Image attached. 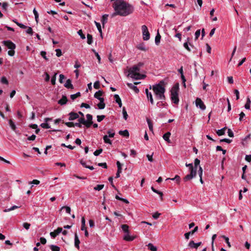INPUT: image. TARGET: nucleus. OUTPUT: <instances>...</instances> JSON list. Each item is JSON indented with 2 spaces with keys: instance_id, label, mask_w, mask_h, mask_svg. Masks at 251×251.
<instances>
[{
  "instance_id": "nucleus-1",
  "label": "nucleus",
  "mask_w": 251,
  "mask_h": 251,
  "mask_svg": "<svg viewBox=\"0 0 251 251\" xmlns=\"http://www.w3.org/2000/svg\"><path fill=\"white\" fill-rule=\"evenodd\" d=\"M114 4L117 7L121 16H126L133 12V6L123 0H116Z\"/></svg>"
},
{
  "instance_id": "nucleus-2",
  "label": "nucleus",
  "mask_w": 251,
  "mask_h": 251,
  "mask_svg": "<svg viewBox=\"0 0 251 251\" xmlns=\"http://www.w3.org/2000/svg\"><path fill=\"white\" fill-rule=\"evenodd\" d=\"M140 69L135 65L128 69V76L135 79H141L145 78L146 75L140 73Z\"/></svg>"
},
{
  "instance_id": "nucleus-3",
  "label": "nucleus",
  "mask_w": 251,
  "mask_h": 251,
  "mask_svg": "<svg viewBox=\"0 0 251 251\" xmlns=\"http://www.w3.org/2000/svg\"><path fill=\"white\" fill-rule=\"evenodd\" d=\"M164 83V80H161L158 84L152 86V89L155 96V98L165 93L166 90L163 86Z\"/></svg>"
},
{
  "instance_id": "nucleus-4",
  "label": "nucleus",
  "mask_w": 251,
  "mask_h": 251,
  "mask_svg": "<svg viewBox=\"0 0 251 251\" xmlns=\"http://www.w3.org/2000/svg\"><path fill=\"white\" fill-rule=\"evenodd\" d=\"M179 83L175 84L171 90V99L175 104H178L179 102L178 98Z\"/></svg>"
},
{
  "instance_id": "nucleus-5",
  "label": "nucleus",
  "mask_w": 251,
  "mask_h": 251,
  "mask_svg": "<svg viewBox=\"0 0 251 251\" xmlns=\"http://www.w3.org/2000/svg\"><path fill=\"white\" fill-rule=\"evenodd\" d=\"M142 31L143 40L145 41L149 40L150 38V33L148 30L147 26L146 25H143L142 26Z\"/></svg>"
},
{
  "instance_id": "nucleus-6",
  "label": "nucleus",
  "mask_w": 251,
  "mask_h": 251,
  "mask_svg": "<svg viewBox=\"0 0 251 251\" xmlns=\"http://www.w3.org/2000/svg\"><path fill=\"white\" fill-rule=\"evenodd\" d=\"M2 43L9 49L14 50L16 48L15 44L10 40L3 41Z\"/></svg>"
},
{
  "instance_id": "nucleus-7",
  "label": "nucleus",
  "mask_w": 251,
  "mask_h": 251,
  "mask_svg": "<svg viewBox=\"0 0 251 251\" xmlns=\"http://www.w3.org/2000/svg\"><path fill=\"white\" fill-rule=\"evenodd\" d=\"M196 105L197 107L199 106L201 110H205L206 108L205 105L200 98H197L196 100Z\"/></svg>"
},
{
  "instance_id": "nucleus-8",
  "label": "nucleus",
  "mask_w": 251,
  "mask_h": 251,
  "mask_svg": "<svg viewBox=\"0 0 251 251\" xmlns=\"http://www.w3.org/2000/svg\"><path fill=\"white\" fill-rule=\"evenodd\" d=\"M86 118H87V124L86 125V127L87 128H89L92 125H93V121H92V119H93V116L91 115V114H87L86 115Z\"/></svg>"
},
{
  "instance_id": "nucleus-9",
  "label": "nucleus",
  "mask_w": 251,
  "mask_h": 251,
  "mask_svg": "<svg viewBox=\"0 0 251 251\" xmlns=\"http://www.w3.org/2000/svg\"><path fill=\"white\" fill-rule=\"evenodd\" d=\"M62 231V227H58L56 230H54L53 232H51L50 233V236L54 238L56 237V236L58 235L60 233H61Z\"/></svg>"
},
{
  "instance_id": "nucleus-10",
  "label": "nucleus",
  "mask_w": 251,
  "mask_h": 251,
  "mask_svg": "<svg viewBox=\"0 0 251 251\" xmlns=\"http://www.w3.org/2000/svg\"><path fill=\"white\" fill-rule=\"evenodd\" d=\"M201 242L195 243L194 241L191 240L188 244V246L191 248L198 249V248L201 245Z\"/></svg>"
},
{
  "instance_id": "nucleus-11",
  "label": "nucleus",
  "mask_w": 251,
  "mask_h": 251,
  "mask_svg": "<svg viewBox=\"0 0 251 251\" xmlns=\"http://www.w3.org/2000/svg\"><path fill=\"white\" fill-rule=\"evenodd\" d=\"M198 230V227L196 226L194 229L189 231L188 232L185 233L184 234V236L186 239L188 240L189 239V237L190 235H193L196 232H197Z\"/></svg>"
},
{
  "instance_id": "nucleus-12",
  "label": "nucleus",
  "mask_w": 251,
  "mask_h": 251,
  "mask_svg": "<svg viewBox=\"0 0 251 251\" xmlns=\"http://www.w3.org/2000/svg\"><path fill=\"white\" fill-rule=\"evenodd\" d=\"M69 121H73V120H75L79 118L78 114L74 112H70L69 114Z\"/></svg>"
},
{
  "instance_id": "nucleus-13",
  "label": "nucleus",
  "mask_w": 251,
  "mask_h": 251,
  "mask_svg": "<svg viewBox=\"0 0 251 251\" xmlns=\"http://www.w3.org/2000/svg\"><path fill=\"white\" fill-rule=\"evenodd\" d=\"M145 91H146V94L148 99L149 100H150L151 104H154V102L151 93V92H149V90L148 89H146Z\"/></svg>"
},
{
  "instance_id": "nucleus-14",
  "label": "nucleus",
  "mask_w": 251,
  "mask_h": 251,
  "mask_svg": "<svg viewBox=\"0 0 251 251\" xmlns=\"http://www.w3.org/2000/svg\"><path fill=\"white\" fill-rule=\"evenodd\" d=\"M64 86L68 89H73L74 88L73 85L72 84V81L70 79L67 80L65 84H64Z\"/></svg>"
},
{
  "instance_id": "nucleus-15",
  "label": "nucleus",
  "mask_w": 251,
  "mask_h": 251,
  "mask_svg": "<svg viewBox=\"0 0 251 251\" xmlns=\"http://www.w3.org/2000/svg\"><path fill=\"white\" fill-rule=\"evenodd\" d=\"M80 244V241L79 240L78 235L76 233H75V246L79 250V245Z\"/></svg>"
},
{
  "instance_id": "nucleus-16",
  "label": "nucleus",
  "mask_w": 251,
  "mask_h": 251,
  "mask_svg": "<svg viewBox=\"0 0 251 251\" xmlns=\"http://www.w3.org/2000/svg\"><path fill=\"white\" fill-rule=\"evenodd\" d=\"M68 101V99L66 96H63L62 98L58 101V104L64 105Z\"/></svg>"
},
{
  "instance_id": "nucleus-17",
  "label": "nucleus",
  "mask_w": 251,
  "mask_h": 251,
  "mask_svg": "<svg viewBox=\"0 0 251 251\" xmlns=\"http://www.w3.org/2000/svg\"><path fill=\"white\" fill-rule=\"evenodd\" d=\"M103 94V93L102 91L99 90L95 93L94 97L98 99L99 100H100L101 99H103V98L101 97V96H102Z\"/></svg>"
},
{
  "instance_id": "nucleus-18",
  "label": "nucleus",
  "mask_w": 251,
  "mask_h": 251,
  "mask_svg": "<svg viewBox=\"0 0 251 251\" xmlns=\"http://www.w3.org/2000/svg\"><path fill=\"white\" fill-rule=\"evenodd\" d=\"M114 98L115 99L116 102L118 104L119 107H121L122 106V100H121V98H120L119 96L117 94H115L114 96Z\"/></svg>"
},
{
  "instance_id": "nucleus-19",
  "label": "nucleus",
  "mask_w": 251,
  "mask_h": 251,
  "mask_svg": "<svg viewBox=\"0 0 251 251\" xmlns=\"http://www.w3.org/2000/svg\"><path fill=\"white\" fill-rule=\"evenodd\" d=\"M104 99H101L100 100V102L97 104V106L100 109H103L104 108L105 106V104L104 102Z\"/></svg>"
},
{
  "instance_id": "nucleus-20",
  "label": "nucleus",
  "mask_w": 251,
  "mask_h": 251,
  "mask_svg": "<svg viewBox=\"0 0 251 251\" xmlns=\"http://www.w3.org/2000/svg\"><path fill=\"white\" fill-rule=\"evenodd\" d=\"M119 134L124 137L126 138H128L129 136V132L126 129L125 130H120L119 132Z\"/></svg>"
},
{
  "instance_id": "nucleus-21",
  "label": "nucleus",
  "mask_w": 251,
  "mask_h": 251,
  "mask_svg": "<svg viewBox=\"0 0 251 251\" xmlns=\"http://www.w3.org/2000/svg\"><path fill=\"white\" fill-rule=\"evenodd\" d=\"M171 135V133L170 132H167L165 134H164L163 136V138L164 140L167 142L168 143H171V141L169 139Z\"/></svg>"
},
{
  "instance_id": "nucleus-22",
  "label": "nucleus",
  "mask_w": 251,
  "mask_h": 251,
  "mask_svg": "<svg viewBox=\"0 0 251 251\" xmlns=\"http://www.w3.org/2000/svg\"><path fill=\"white\" fill-rule=\"evenodd\" d=\"M135 239V237L131 236L129 235V233H126L124 237V239L126 241H132Z\"/></svg>"
},
{
  "instance_id": "nucleus-23",
  "label": "nucleus",
  "mask_w": 251,
  "mask_h": 251,
  "mask_svg": "<svg viewBox=\"0 0 251 251\" xmlns=\"http://www.w3.org/2000/svg\"><path fill=\"white\" fill-rule=\"evenodd\" d=\"M196 176L190 174L188 175H187L185 176H184L183 178V180L184 181L186 182L188 180H190L192 179L193 177H194Z\"/></svg>"
},
{
  "instance_id": "nucleus-24",
  "label": "nucleus",
  "mask_w": 251,
  "mask_h": 251,
  "mask_svg": "<svg viewBox=\"0 0 251 251\" xmlns=\"http://www.w3.org/2000/svg\"><path fill=\"white\" fill-rule=\"evenodd\" d=\"M127 85L128 86V87L129 88L133 89L136 93H138L139 92V90L138 89V88L136 86H135L134 84H133L132 83H127Z\"/></svg>"
},
{
  "instance_id": "nucleus-25",
  "label": "nucleus",
  "mask_w": 251,
  "mask_h": 251,
  "mask_svg": "<svg viewBox=\"0 0 251 251\" xmlns=\"http://www.w3.org/2000/svg\"><path fill=\"white\" fill-rule=\"evenodd\" d=\"M226 127H225L221 129H219L216 131V133L219 136H222L225 134V131L226 129Z\"/></svg>"
},
{
  "instance_id": "nucleus-26",
  "label": "nucleus",
  "mask_w": 251,
  "mask_h": 251,
  "mask_svg": "<svg viewBox=\"0 0 251 251\" xmlns=\"http://www.w3.org/2000/svg\"><path fill=\"white\" fill-rule=\"evenodd\" d=\"M108 15L104 14L102 16L101 22L102 23V25L104 26V24L107 23L108 20Z\"/></svg>"
},
{
  "instance_id": "nucleus-27",
  "label": "nucleus",
  "mask_w": 251,
  "mask_h": 251,
  "mask_svg": "<svg viewBox=\"0 0 251 251\" xmlns=\"http://www.w3.org/2000/svg\"><path fill=\"white\" fill-rule=\"evenodd\" d=\"M160 39H161V35H160L159 33L158 32L157 33V35L155 36V43L156 45H158L160 42Z\"/></svg>"
},
{
  "instance_id": "nucleus-28",
  "label": "nucleus",
  "mask_w": 251,
  "mask_h": 251,
  "mask_svg": "<svg viewBox=\"0 0 251 251\" xmlns=\"http://www.w3.org/2000/svg\"><path fill=\"white\" fill-rule=\"evenodd\" d=\"M113 7L115 12L112 14L111 16L112 17H115L116 15H120V13H119L120 11H119L117 9V7L115 6L114 4H113Z\"/></svg>"
},
{
  "instance_id": "nucleus-29",
  "label": "nucleus",
  "mask_w": 251,
  "mask_h": 251,
  "mask_svg": "<svg viewBox=\"0 0 251 251\" xmlns=\"http://www.w3.org/2000/svg\"><path fill=\"white\" fill-rule=\"evenodd\" d=\"M121 227L122 228V230L126 233H129V230L128 228L129 226L127 225H122L121 226Z\"/></svg>"
},
{
  "instance_id": "nucleus-30",
  "label": "nucleus",
  "mask_w": 251,
  "mask_h": 251,
  "mask_svg": "<svg viewBox=\"0 0 251 251\" xmlns=\"http://www.w3.org/2000/svg\"><path fill=\"white\" fill-rule=\"evenodd\" d=\"M78 122H79L81 125L83 124L86 127V125L87 124V121L85 120L84 117H81V118H79L78 120Z\"/></svg>"
},
{
  "instance_id": "nucleus-31",
  "label": "nucleus",
  "mask_w": 251,
  "mask_h": 251,
  "mask_svg": "<svg viewBox=\"0 0 251 251\" xmlns=\"http://www.w3.org/2000/svg\"><path fill=\"white\" fill-rule=\"evenodd\" d=\"M9 124L12 129L14 131H15L16 129V126L12 120L10 119L9 120Z\"/></svg>"
},
{
  "instance_id": "nucleus-32",
  "label": "nucleus",
  "mask_w": 251,
  "mask_h": 251,
  "mask_svg": "<svg viewBox=\"0 0 251 251\" xmlns=\"http://www.w3.org/2000/svg\"><path fill=\"white\" fill-rule=\"evenodd\" d=\"M85 229H86V227L85 226V220L84 217H83L81 219V230H84Z\"/></svg>"
},
{
  "instance_id": "nucleus-33",
  "label": "nucleus",
  "mask_w": 251,
  "mask_h": 251,
  "mask_svg": "<svg viewBox=\"0 0 251 251\" xmlns=\"http://www.w3.org/2000/svg\"><path fill=\"white\" fill-rule=\"evenodd\" d=\"M95 24L99 31V32L100 33V35H101V37H102V30H101L100 24L99 23L97 22L96 21H95Z\"/></svg>"
},
{
  "instance_id": "nucleus-34",
  "label": "nucleus",
  "mask_w": 251,
  "mask_h": 251,
  "mask_svg": "<svg viewBox=\"0 0 251 251\" xmlns=\"http://www.w3.org/2000/svg\"><path fill=\"white\" fill-rule=\"evenodd\" d=\"M87 43L89 45L92 44V43L93 42V37H92V35L90 34H88L87 35Z\"/></svg>"
},
{
  "instance_id": "nucleus-35",
  "label": "nucleus",
  "mask_w": 251,
  "mask_h": 251,
  "mask_svg": "<svg viewBox=\"0 0 251 251\" xmlns=\"http://www.w3.org/2000/svg\"><path fill=\"white\" fill-rule=\"evenodd\" d=\"M151 189L153 192H154L155 193H157L160 195V197L161 198V200H162V197H163V193L161 192H160L156 189H155L153 187H151Z\"/></svg>"
},
{
  "instance_id": "nucleus-36",
  "label": "nucleus",
  "mask_w": 251,
  "mask_h": 251,
  "mask_svg": "<svg viewBox=\"0 0 251 251\" xmlns=\"http://www.w3.org/2000/svg\"><path fill=\"white\" fill-rule=\"evenodd\" d=\"M148 247L149 249L150 250H151V251H157L156 247L154 246L153 245V244H152L151 243H149L148 245Z\"/></svg>"
},
{
  "instance_id": "nucleus-37",
  "label": "nucleus",
  "mask_w": 251,
  "mask_h": 251,
  "mask_svg": "<svg viewBox=\"0 0 251 251\" xmlns=\"http://www.w3.org/2000/svg\"><path fill=\"white\" fill-rule=\"evenodd\" d=\"M108 137H109L107 135H104L103 137L104 142L105 143L109 144L111 145L112 144L111 141L108 138Z\"/></svg>"
},
{
  "instance_id": "nucleus-38",
  "label": "nucleus",
  "mask_w": 251,
  "mask_h": 251,
  "mask_svg": "<svg viewBox=\"0 0 251 251\" xmlns=\"http://www.w3.org/2000/svg\"><path fill=\"white\" fill-rule=\"evenodd\" d=\"M197 169H196L195 168V167H194L193 166H192L191 167H190L189 168V171H190V174H192V175H194L196 176V173H197Z\"/></svg>"
},
{
  "instance_id": "nucleus-39",
  "label": "nucleus",
  "mask_w": 251,
  "mask_h": 251,
  "mask_svg": "<svg viewBox=\"0 0 251 251\" xmlns=\"http://www.w3.org/2000/svg\"><path fill=\"white\" fill-rule=\"evenodd\" d=\"M251 103V101L249 98H247V102L245 105V107L247 109H249L250 108V104Z\"/></svg>"
},
{
  "instance_id": "nucleus-40",
  "label": "nucleus",
  "mask_w": 251,
  "mask_h": 251,
  "mask_svg": "<svg viewBox=\"0 0 251 251\" xmlns=\"http://www.w3.org/2000/svg\"><path fill=\"white\" fill-rule=\"evenodd\" d=\"M19 207H20L19 206H16V205H14L13 206H12L11 208H8V209H5L4 210H3V212H9V211H12V210H15L16 209H17Z\"/></svg>"
},
{
  "instance_id": "nucleus-41",
  "label": "nucleus",
  "mask_w": 251,
  "mask_h": 251,
  "mask_svg": "<svg viewBox=\"0 0 251 251\" xmlns=\"http://www.w3.org/2000/svg\"><path fill=\"white\" fill-rule=\"evenodd\" d=\"M50 249L52 251H60V248L55 245H50Z\"/></svg>"
},
{
  "instance_id": "nucleus-42",
  "label": "nucleus",
  "mask_w": 251,
  "mask_h": 251,
  "mask_svg": "<svg viewBox=\"0 0 251 251\" xmlns=\"http://www.w3.org/2000/svg\"><path fill=\"white\" fill-rule=\"evenodd\" d=\"M80 95H81L80 93V92H77V93H76L75 94L71 95V98L72 100H74L75 99H76L77 98L80 97Z\"/></svg>"
},
{
  "instance_id": "nucleus-43",
  "label": "nucleus",
  "mask_w": 251,
  "mask_h": 251,
  "mask_svg": "<svg viewBox=\"0 0 251 251\" xmlns=\"http://www.w3.org/2000/svg\"><path fill=\"white\" fill-rule=\"evenodd\" d=\"M147 121L150 130L151 131H152L153 130V125H152V124L151 121L149 118H147Z\"/></svg>"
},
{
  "instance_id": "nucleus-44",
  "label": "nucleus",
  "mask_w": 251,
  "mask_h": 251,
  "mask_svg": "<svg viewBox=\"0 0 251 251\" xmlns=\"http://www.w3.org/2000/svg\"><path fill=\"white\" fill-rule=\"evenodd\" d=\"M62 123L64 124L65 125H66L67 126L69 127H74L75 126V123L72 122H64L63 121H62Z\"/></svg>"
},
{
  "instance_id": "nucleus-45",
  "label": "nucleus",
  "mask_w": 251,
  "mask_h": 251,
  "mask_svg": "<svg viewBox=\"0 0 251 251\" xmlns=\"http://www.w3.org/2000/svg\"><path fill=\"white\" fill-rule=\"evenodd\" d=\"M221 237L225 239L226 243L227 244L228 247L229 248L231 247L230 243L229 242V238L225 235H222Z\"/></svg>"
},
{
  "instance_id": "nucleus-46",
  "label": "nucleus",
  "mask_w": 251,
  "mask_h": 251,
  "mask_svg": "<svg viewBox=\"0 0 251 251\" xmlns=\"http://www.w3.org/2000/svg\"><path fill=\"white\" fill-rule=\"evenodd\" d=\"M104 187L103 184H99L97 185L96 187H94V190L97 191H100Z\"/></svg>"
},
{
  "instance_id": "nucleus-47",
  "label": "nucleus",
  "mask_w": 251,
  "mask_h": 251,
  "mask_svg": "<svg viewBox=\"0 0 251 251\" xmlns=\"http://www.w3.org/2000/svg\"><path fill=\"white\" fill-rule=\"evenodd\" d=\"M57 73H55L53 76L51 77V84L53 85H54L56 83V76Z\"/></svg>"
},
{
  "instance_id": "nucleus-48",
  "label": "nucleus",
  "mask_w": 251,
  "mask_h": 251,
  "mask_svg": "<svg viewBox=\"0 0 251 251\" xmlns=\"http://www.w3.org/2000/svg\"><path fill=\"white\" fill-rule=\"evenodd\" d=\"M1 82L2 84H4L6 85L8 84V81L7 80V78L5 76H2L1 78Z\"/></svg>"
},
{
  "instance_id": "nucleus-49",
  "label": "nucleus",
  "mask_w": 251,
  "mask_h": 251,
  "mask_svg": "<svg viewBox=\"0 0 251 251\" xmlns=\"http://www.w3.org/2000/svg\"><path fill=\"white\" fill-rule=\"evenodd\" d=\"M123 114L124 118L126 120L127 118L128 115L126 110L125 107L123 108Z\"/></svg>"
},
{
  "instance_id": "nucleus-50",
  "label": "nucleus",
  "mask_w": 251,
  "mask_h": 251,
  "mask_svg": "<svg viewBox=\"0 0 251 251\" xmlns=\"http://www.w3.org/2000/svg\"><path fill=\"white\" fill-rule=\"evenodd\" d=\"M103 151V150L102 149H100L99 150H96L94 152V155L95 156H98Z\"/></svg>"
},
{
  "instance_id": "nucleus-51",
  "label": "nucleus",
  "mask_w": 251,
  "mask_h": 251,
  "mask_svg": "<svg viewBox=\"0 0 251 251\" xmlns=\"http://www.w3.org/2000/svg\"><path fill=\"white\" fill-rule=\"evenodd\" d=\"M77 33L78 34V35L80 36V37L81 38V39H85V35L83 33V32H82V30L81 29H80L77 32Z\"/></svg>"
},
{
  "instance_id": "nucleus-52",
  "label": "nucleus",
  "mask_w": 251,
  "mask_h": 251,
  "mask_svg": "<svg viewBox=\"0 0 251 251\" xmlns=\"http://www.w3.org/2000/svg\"><path fill=\"white\" fill-rule=\"evenodd\" d=\"M63 209H65L67 213H69V214L71 213V209L69 206H64L62 207L61 210H62Z\"/></svg>"
},
{
  "instance_id": "nucleus-53",
  "label": "nucleus",
  "mask_w": 251,
  "mask_h": 251,
  "mask_svg": "<svg viewBox=\"0 0 251 251\" xmlns=\"http://www.w3.org/2000/svg\"><path fill=\"white\" fill-rule=\"evenodd\" d=\"M105 116L104 115H98L97 116V121L98 122H101L104 118Z\"/></svg>"
},
{
  "instance_id": "nucleus-54",
  "label": "nucleus",
  "mask_w": 251,
  "mask_h": 251,
  "mask_svg": "<svg viewBox=\"0 0 251 251\" xmlns=\"http://www.w3.org/2000/svg\"><path fill=\"white\" fill-rule=\"evenodd\" d=\"M33 13L35 15V20L36 21V22L37 23L38 22V17H39V15H38V12L36 10L35 8H34L33 9Z\"/></svg>"
},
{
  "instance_id": "nucleus-55",
  "label": "nucleus",
  "mask_w": 251,
  "mask_h": 251,
  "mask_svg": "<svg viewBox=\"0 0 251 251\" xmlns=\"http://www.w3.org/2000/svg\"><path fill=\"white\" fill-rule=\"evenodd\" d=\"M40 126L44 128H50V126L48 123H42Z\"/></svg>"
},
{
  "instance_id": "nucleus-56",
  "label": "nucleus",
  "mask_w": 251,
  "mask_h": 251,
  "mask_svg": "<svg viewBox=\"0 0 251 251\" xmlns=\"http://www.w3.org/2000/svg\"><path fill=\"white\" fill-rule=\"evenodd\" d=\"M200 163V160L198 158L195 159V161H194V165H195L194 167L196 169H197L198 166L199 165Z\"/></svg>"
},
{
  "instance_id": "nucleus-57",
  "label": "nucleus",
  "mask_w": 251,
  "mask_h": 251,
  "mask_svg": "<svg viewBox=\"0 0 251 251\" xmlns=\"http://www.w3.org/2000/svg\"><path fill=\"white\" fill-rule=\"evenodd\" d=\"M94 87L96 89H99L100 88V83L99 81H97L94 83Z\"/></svg>"
},
{
  "instance_id": "nucleus-58",
  "label": "nucleus",
  "mask_w": 251,
  "mask_h": 251,
  "mask_svg": "<svg viewBox=\"0 0 251 251\" xmlns=\"http://www.w3.org/2000/svg\"><path fill=\"white\" fill-rule=\"evenodd\" d=\"M180 177L178 175H176L174 178H171V180H176L177 183L180 182Z\"/></svg>"
},
{
  "instance_id": "nucleus-59",
  "label": "nucleus",
  "mask_w": 251,
  "mask_h": 251,
  "mask_svg": "<svg viewBox=\"0 0 251 251\" xmlns=\"http://www.w3.org/2000/svg\"><path fill=\"white\" fill-rule=\"evenodd\" d=\"M26 33L30 34L31 35H33V31L31 27H28L26 31Z\"/></svg>"
},
{
  "instance_id": "nucleus-60",
  "label": "nucleus",
  "mask_w": 251,
  "mask_h": 251,
  "mask_svg": "<svg viewBox=\"0 0 251 251\" xmlns=\"http://www.w3.org/2000/svg\"><path fill=\"white\" fill-rule=\"evenodd\" d=\"M156 99L160 100H165L166 99V97L165 96L164 94H162L161 95H160L156 98Z\"/></svg>"
},
{
  "instance_id": "nucleus-61",
  "label": "nucleus",
  "mask_w": 251,
  "mask_h": 251,
  "mask_svg": "<svg viewBox=\"0 0 251 251\" xmlns=\"http://www.w3.org/2000/svg\"><path fill=\"white\" fill-rule=\"evenodd\" d=\"M41 55L46 60H48V58L46 56V52L45 51H42L40 52Z\"/></svg>"
},
{
  "instance_id": "nucleus-62",
  "label": "nucleus",
  "mask_w": 251,
  "mask_h": 251,
  "mask_svg": "<svg viewBox=\"0 0 251 251\" xmlns=\"http://www.w3.org/2000/svg\"><path fill=\"white\" fill-rule=\"evenodd\" d=\"M23 226L25 229L28 230L30 228V224L28 223H24L23 224Z\"/></svg>"
},
{
  "instance_id": "nucleus-63",
  "label": "nucleus",
  "mask_w": 251,
  "mask_h": 251,
  "mask_svg": "<svg viewBox=\"0 0 251 251\" xmlns=\"http://www.w3.org/2000/svg\"><path fill=\"white\" fill-rule=\"evenodd\" d=\"M65 78V75L63 74H60L59 75V81L60 83H62L63 82V80Z\"/></svg>"
},
{
  "instance_id": "nucleus-64",
  "label": "nucleus",
  "mask_w": 251,
  "mask_h": 251,
  "mask_svg": "<svg viewBox=\"0 0 251 251\" xmlns=\"http://www.w3.org/2000/svg\"><path fill=\"white\" fill-rule=\"evenodd\" d=\"M160 215L161 214L160 213L156 212L152 215V217L155 219H157V218H159Z\"/></svg>"
}]
</instances>
